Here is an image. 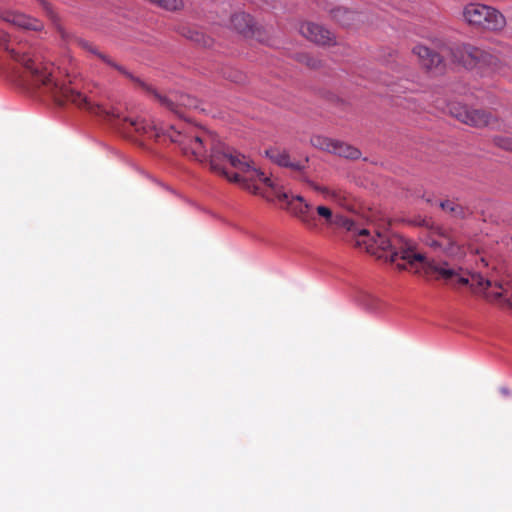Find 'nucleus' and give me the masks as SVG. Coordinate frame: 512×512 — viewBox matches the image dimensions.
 Listing matches in <instances>:
<instances>
[{
    "label": "nucleus",
    "instance_id": "obj_1",
    "mask_svg": "<svg viewBox=\"0 0 512 512\" xmlns=\"http://www.w3.org/2000/svg\"><path fill=\"white\" fill-rule=\"evenodd\" d=\"M167 136L180 146L186 156H191L201 163H209L213 172L225 176L231 182L241 184L253 193H257V180L273 186L269 177L251 167L245 156L226 145L215 134L190 123L180 122L169 128Z\"/></svg>",
    "mask_w": 512,
    "mask_h": 512
},
{
    "label": "nucleus",
    "instance_id": "obj_2",
    "mask_svg": "<svg viewBox=\"0 0 512 512\" xmlns=\"http://www.w3.org/2000/svg\"><path fill=\"white\" fill-rule=\"evenodd\" d=\"M358 237V245H365L367 252L379 259L396 263L399 269L413 270L415 273H420V270L423 269L427 275L437 274L451 283L469 285L475 291L494 288L492 295L495 299L512 297L508 284L504 285L481 273H471L469 276L461 275L454 269L428 262L423 254L414 252L412 242L399 234L376 232L375 236H370L367 229H361L358 232Z\"/></svg>",
    "mask_w": 512,
    "mask_h": 512
},
{
    "label": "nucleus",
    "instance_id": "obj_3",
    "mask_svg": "<svg viewBox=\"0 0 512 512\" xmlns=\"http://www.w3.org/2000/svg\"><path fill=\"white\" fill-rule=\"evenodd\" d=\"M9 41V34L0 29V47L8 51L11 57L25 68L36 86L46 87L47 91L51 93L58 104L62 105L66 102H71L80 108L87 109L104 117L111 124L122 129L126 133L135 132L138 135L147 138L160 137L161 130L146 119L124 116L122 112L115 107L108 109L103 105H94L86 96L82 95L72 87L59 84L54 79L55 69L52 63L43 62L35 55L32 56L28 53H19L14 49H9Z\"/></svg>",
    "mask_w": 512,
    "mask_h": 512
},
{
    "label": "nucleus",
    "instance_id": "obj_4",
    "mask_svg": "<svg viewBox=\"0 0 512 512\" xmlns=\"http://www.w3.org/2000/svg\"><path fill=\"white\" fill-rule=\"evenodd\" d=\"M413 53L418 57L421 66L427 70L438 68L443 59L449 56L467 69L496 71L500 65L498 57L486 50L470 44L449 46L441 39L433 41V48L422 44L416 45Z\"/></svg>",
    "mask_w": 512,
    "mask_h": 512
},
{
    "label": "nucleus",
    "instance_id": "obj_5",
    "mask_svg": "<svg viewBox=\"0 0 512 512\" xmlns=\"http://www.w3.org/2000/svg\"><path fill=\"white\" fill-rule=\"evenodd\" d=\"M462 15L468 25L489 31H500L506 25L505 17L498 10L480 3L467 4Z\"/></svg>",
    "mask_w": 512,
    "mask_h": 512
},
{
    "label": "nucleus",
    "instance_id": "obj_6",
    "mask_svg": "<svg viewBox=\"0 0 512 512\" xmlns=\"http://www.w3.org/2000/svg\"><path fill=\"white\" fill-rule=\"evenodd\" d=\"M417 224L429 230L426 240L429 246L439 249L449 256L462 255V245L453 230L435 224L430 219H421Z\"/></svg>",
    "mask_w": 512,
    "mask_h": 512
},
{
    "label": "nucleus",
    "instance_id": "obj_7",
    "mask_svg": "<svg viewBox=\"0 0 512 512\" xmlns=\"http://www.w3.org/2000/svg\"><path fill=\"white\" fill-rule=\"evenodd\" d=\"M279 201L285 203L284 209L301 222L308 230L316 231L319 224L313 210V206L301 195H293L287 192H276Z\"/></svg>",
    "mask_w": 512,
    "mask_h": 512
},
{
    "label": "nucleus",
    "instance_id": "obj_8",
    "mask_svg": "<svg viewBox=\"0 0 512 512\" xmlns=\"http://www.w3.org/2000/svg\"><path fill=\"white\" fill-rule=\"evenodd\" d=\"M448 111L451 116L472 127H493L497 124V117L490 111L469 107L462 103L455 102L449 104Z\"/></svg>",
    "mask_w": 512,
    "mask_h": 512
},
{
    "label": "nucleus",
    "instance_id": "obj_9",
    "mask_svg": "<svg viewBox=\"0 0 512 512\" xmlns=\"http://www.w3.org/2000/svg\"><path fill=\"white\" fill-rule=\"evenodd\" d=\"M137 82L141 87L153 96L162 106L174 112L178 116H182L183 112L181 108L194 109L198 107V100L188 94L172 92L168 95H161L150 85L145 84L139 80Z\"/></svg>",
    "mask_w": 512,
    "mask_h": 512
},
{
    "label": "nucleus",
    "instance_id": "obj_10",
    "mask_svg": "<svg viewBox=\"0 0 512 512\" xmlns=\"http://www.w3.org/2000/svg\"><path fill=\"white\" fill-rule=\"evenodd\" d=\"M58 33L60 34L62 40L66 43H75L83 50L97 56L101 61L110 67L116 69L119 73L124 75L127 78L134 79L133 76L121 65L117 64L109 55L102 53L95 45L91 42L77 37L75 35L70 34L66 29H64L60 24L56 26Z\"/></svg>",
    "mask_w": 512,
    "mask_h": 512
},
{
    "label": "nucleus",
    "instance_id": "obj_11",
    "mask_svg": "<svg viewBox=\"0 0 512 512\" xmlns=\"http://www.w3.org/2000/svg\"><path fill=\"white\" fill-rule=\"evenodd\" d=\"M0 19L23 30L41 31L43 29V23L40 20L13 9H0Z\"/></svg>",
    "mask_w": 512,
    "mask_h": 512
},
{
    "label": "nucleus",
    "instance_id": "obj_12",
    "mask_svg": "<svg viewBox=\"0 0 512 512\" xmlns=\"http://www.w3.org/2000/svg\"><path fill=\"white\" fill-rule=\"evenodd\" d=\"M266 156L275 164L295 172H303L308 165V158L292 159L289 153L280 147H271L265 151Z\"/></svg>",
    "mask_w": 512,
    "mask_h": 512
},
{
    "label": "nucleus",
    "instance_id": "obj_13",
    "mask_svg": "<svg viewBox=\"0 0 512 512\" xmlns=\"http://www.w3.org/2000/svg\"><path fill=\"white\" fill-rule=\"evenodd\" d=\"M300 33L306 39L319 45H330L334 43L331 32L316 23L306 22L301 24Z\"/></svg>",
    "mask_w": 512,
    "mask_h": 512
},
{
    "label": "nucleus",
    "instance_id": "obj_14",
    "mask_svg": "<svg viewBox=\"0 0 512 512\" xmlns=\"http://www.w3.org/2000/svg\"><path fill=\"white\" fill-rule=\"evenodd\" d=\"M316 213L328 226L344 227L348 231H356L355 224L351 220L341 215H334L332 210L326 206H318Z\"/></svg>",
    "mask_w": 512,
    "mask_h": 512
},
{
    "label": "nucleus",
    "instance_id": "obj_15",
    "mask_svg": "<svg viewBox=\"0 0 512 512\" xmlns=\"http://www.w3.org/2000/svg\"><path fill=\"white\" fill-rule=\"evenodd\" d=\"M231 25L240 34L248 36L252 33L253 19L245 12H238L232 15Z\"/></svg>",
    "mask_w": 512,
    "mask_h": 512
},
{
    "label": "nucleus",
    "instance_id": "obj_16",
    "mask_svg": "<svg viewBox=\"0 0 512 512\" xmlns=\"http://www.w3.org/2000/svg\"><path fill=\"white\" fill-rule=\"evenodd\" d=\"M330 153L348 159H358L361 156V152L357 148L338 140H334Z\"/></svg>",
    "mask_w": 512,
    "mask_h": 512
},
{
    "label": "nucleus",
    "instance_id": "obj_17",
    "mask_svg": "<svg viewBox=\"0 0 512 512\" xmlns=\"http://www.w3.org/2000/svg\"><path fill=\"white\" fill-rule=\"evenodd\" d=\"M332 17L342 26H350L356 20L358 14L344 7H337L331 11Z\"/></svg>",
    "mask_w": 512,
    "mask_h": 512
},
{
    "label": "nucleus",
    "instance_id": "obj_18",
    "mask_svg": "<svg viewBox=\"0 0 512 512\" xmlns=\"http://www.w3.org/2000/svg\"><path fill=\"white\" fill-rule=\"evenodd\" d=\"M326 198L344 206L348 199V193L340 188H330Z\"/></svg>",
    "mask_w": 512,
    "mask_h": 512
},
{
    "label": "nucleus",
    "instance_id": "obj_19",
    "mask_svg": "<svg viewBox=\"0 0 512 512\" xmlns=\"http://www.w3.org/2000/svg\"><path fill=\"white\" fill-rule=\"evenodd\" d=\"M440 206L444 211L450 213L451 215H453L455 217H463L464 216L463 208L459 204L455 203L454 201L446 200L444 202H441Z\"/></svg>",
    "mask_w": 512,
    "mask_h": 512
},
{
    "label": "nucleus",
    "instance_id": "obj_20",
    "mask_svg": "<svg viewBox=\"0 0 512 512\" xmlns=\"http://www.w3.org/2000/svg\"><path fill=\"white\" fill-rule=\"evenodd\" d=\"M311 143L314 147L330 152L333 148L334 139L323 136H313Z\"/></svg>",
    "mask_w": 512,
    "mask_h": 512
},
{
    "label": "nucleus",
    "instance_id": "obj_21",
    "mask_svg": "<svg viewBox=\"0 0 512 512\" xmlns=\"http://www.w3.org/2000/svg\"><path fill=\"white\" fill-rule=\"evenodd\" d=\"M151 3L158 5L169 11H176L183 7L182 0H149Z\"/></svg>",
    "mask_w": 512,
    "mask_h": 512
},
{
    "label": "nucleus",
    "instance_id": "obj_22",
    "mask_svg": "<svg viewBox=\"0 0 512 512\" xmlns=\"http://www.w3.org/2000/svg\"><path fill=\"white\" fill-rule=\"evenodd\" d=\"M186 32H182V34L186 37L191 39L192 41H195L199 44H202L204 46L210 45L211 40L209 38H206L201 32L191 30L189 28L186 29Z\"/></svg>",
    "mask_w": 512,
    "mask_h": 512
},
{
    "label": "nucleus",
    "instance_id": "obj_23",
    "mask_svg": "<svg viewBox=\"0 0 512 512\" xmlns=\"http://www.w3.org/2000/svg\"><path fill=\"white\" fill-rule=\"evenodd\" d=\"M297 60L300 63H303V64H305L306 66H308V67H310L312 69L318 68L320 66V64H321L320 60L314 58L313 56H311L308 53H299L297 55Z\"/></svg>",
    "mask_w": 512,
    "mask_h": 512
},
{
    "label": "nucleus",
    "instance_id": "obj_24",
    "mask_svg": "<svg viewBox=\"0 0 512 512\" xmlns=\"http://www.w3.org/2000/svg\"><path fill=\"white\" fill-rule=\"evenodd\" d=\"M301 180L303 182H305L313 191L322 194L325 198L328 195V192H329V189H330L329 187L321 186V185L317 184L316 182L308 179L305 176H302Z\"/></svg>",
    "mask_w": 512,
    "mask_h": 512
},
{
    "label": "nucleus",
    "instance_id": "obj_25",
    "mask_svg": "<svg viewBox=\"0 0 512 512\" xmlns=\"http://www.w3.org/2000/svg\"><path fill=\"white\" fill-rule=\"evenodd\" d=\"M494 143L502 149L512 151V138L510 137H496Z\"/></svg>",
    "mask_w": 512,
    "mask_h": 512
},
{
    "label": "nucleus",
    "instance_id": "obj_26",
    "mask_svg": "<svg viewBox=\"0 0 512 512\" xmlns=\"http://www.w3.org/2000/svg\"><path fill=\"white\" fill-rule=\"evenodd\" d=\"M226 77L235 83H242L245 80V76L240 72H231Z\"/></svg>",
    "mask_w": 512,
    "mask_h": 512
},
{
    "label": "nucleus",
    "instance_id": "obj_27",
    "mask_svg": "<svg viewBox=\"0 0 512 512\" xmlns=\"http://www.w3.org/2000/svg\"><path fill=\"white\" fill-rule=\"evenodd\" d=\"M481 261H482V263L484 264V266H487V263H486V261H485V259H484V258H481Z\"/></svg>",
    "mask_w": 512,
    "mask_h": 512
}]
</instances>
